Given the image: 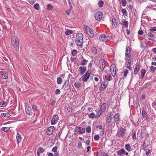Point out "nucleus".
I'll list each match as a JSON object with an SVG mask.
<instances>
[{
  "mask_svg": "<svg viewBox=\"0 0 156 156\" xmlns=\"http://www.w3.org/2000/svg\"><path fill=\"white\" fill-rule=\"evenodd\" d=\"M130 55H126L125 60L126 67L129 70H131L132 69V67L131 66V62L130 60Z\"/></svg>",
  "mask_w": 156,
  "mask_h": 156,
  "instance_id": "obj_1",
  "label": "nucleus"
},
{
  "mask_svg": "<svg viewBox=\"0 0 156 156\" xmlns=\"http://www.w3.org/2000/svg\"><path fill=\"white\" fill-rule=\"evenodd\" d=\"M126 132V129L122 127H120L118 130L117 135L119 137L124 136Z\"/></svg>",
  "mask_w": 156,
  "mask_h": 156,
  "instance_id": "obj_2",
  "label": "nucleus"
},
{
  "mask_svg": "<svg viewBox=\"0 0 156 156\" xmlns=\"http://www.w3.org/2000/svg\"><path fill=\"white\" fill-rule=\"evenodd\" d=\"M19 40H12V44L16 50L18 51L19 48Z\"/></svg>",
  "mask_w": 156,
  "mask_h": 156,
  "instance_id": "obj_3",
  "label": "nucleus"
},
{
  "mask_svg": "<svg viewBox=\"0 0 156 156\" xmlns=\"http://www.w3.org/2000/svg\"><path fill=\"white\" fill-rule=\"evenodd\" d=\"M90 76L89 72L87 71L86 73L82 77V80L85 82H87L89 79V77Z\"/></svg>",
  "mask_w": 156,
  "mask_h": 156,
  "instance_id": "obj_4",
  "label": "nucleus"
},
{
  "mask_svg": "<svg viewBox=\"0 0 156 156\" xmlns=\"http://www.w3.org/2000/svg\"><path fill=\"white\" fill-rule=\"evenodd\" d=\"M103 16V13L100 11L97 12L94 15L95 19L98 20H101Z\"/></svg>",
  "mask_w": 156,
  "mask_h": 156,
  "instance_id": "obj_5",
  "label": "nucleus"
},
{
  "mask_svg": "<svg viewBox=\"0 0 156 156\" xmlns=\"http://www.w3.org/2000/svg\"><path fill=\"white\" fill-rule=\"evenodd\" d=\"M59 119L58 116L57 115H54L53 116L51 121V125H55L58 122Z\"/></svg>",
  "mask_w": 156,
  "mask_h": 156,
  "instance_id": "obj_6",
  "label": "nucleus"
},
{
  "mask_svg": "<svg viewBox=\"0 0 156 156\" xmlns=\"http://www.w3.org/2000/svg\"><path fill=\"white\" fill-rule=\"evenodd\" d=\"M116 68L115 64H112L111 65L110 68V71L111 74L113 77L115 76V73Z\"/></svg>",
  "mask_w": 156,
  "mask_h": 156,
  "instance_id": "obj_7",
  "label": "nucleus"
},
{
  "mask_svg": "<svg viewBox=\"0 0 156 156\" xmlns=\"http://www.w3.org/2000/svg\"><path fill=\"white\" fill-rule=\"evenodd\" d=\"M55 129V128L53 126H50L47 130L46 133L48 135H51L53 131Z\"/></svg>",
  "mask_w": 156,
  "mask_h": 156,
  "instance_id": "obj_8",
  "label": "nucleus"
},
{
  "mask_svg": "<svg viewBox=\"0 0 156 156\" xmlns=\"http://www.w3.org/2000/svg\"><path fill=\"white\" fill-rule=\"evenodd\" d=\"M0 75L2 78L5 79H7L8 78V73L6 71H0Z\"/></svg>",
  "mask_w": 156,
  "mask_h": 156,
  "instance_id": "obj_9",
  "label": "nucleus"
},
{
  "mask_svg": "<svg viewBox=\"0 0 156 156\" xmlns=\"http://www.w3.org/2000/svg\"><path fill=\"white\" fill-rule=\"evenodd\" d=\"M100 68L101 71L104 70L105 67V60L103 59H100L99 61Z\"/></svg>",
  "mask_w": 156,
  "mask_h": 156,
  "instance_id": "obj_10",
  "label": "nucleus"
},
{
  "mask_svg": "<svg viewBox=\"0 0 156 156\" xmlns=\"http://www.w3.org/2000/svg\"><path fill=\"white\" fill-rule=\"evenodd\" d=\"M25 110L26 113L29 115H31L33 113V111L31 110V108L28 105L25 106Z\"/></svg>",
  "mask_w": 156,
  "mask_h": 156,
  "instance_id": "obj_11",
  "label": "nucleus"
},
{
  "mask_svg": "<svg viewBox=\"0 0 156 156\" xmlns=\"http://www.w3.org/2000/svg\"><path fill=\"white\" fill-rule=\"evenodd\" d=\"M147 41L146 40H142L140 41V47L141 48H144L147 47Z\"/></svg>",
  "mask_w": 156,
  "mask_h": 156,
  "instance_id": "obj_12",
  "label": "nucleus"
},
{
  "mask_svg": "<svg viewBox=\"0 0 156 156\" xmlns=\"http://www.w3.org/2000/svg\"><path fill=\"white\" fill-rule=\"evenodd\" d=\"M75 132H79L80 133H84L85 130V129L80 127H76L75 129Z\"/></svg>",
  "mask_w": 156,
  "mask_h": 156,
  "instance_id": "obj_13",
  "label": "nucleus"
},
{
  "mask_svg": "<svg viewBox=\"0 0 156 156\" xmlns=\"http://www.w3.org/2000/svg\"><path fill=\"white\" fill-rule=\"evenodd\" d=\"M79 69L80 70V75H83L87 70V67L86 66H80L79 67Z\"/></svg>",
  "mask_w": 156,
  "mask_h": 156,
  "instance_id": "obj_14",
  "label": "nucleus"
},
{
  "mask_svg": "<svg viewBox=\"0 0 156 156\" xmlns=\"http://www.w3.org/2000/svg\"><path fill=\"white\" fill-rule=\"evenodd\" d=\"M146 108H144L143 109L142 112V116H143V118L146 119H147L148 118V116L146 112Z\"/></svg>",
  "mask_w": 156,
  "mask_h": 156,
  "instance_id": "obj_15",
  "label": "nucleus"
},
{
  "mask_svg": "<svg viewBox=\"0 0 156 156\" xmlns=\"http://www.w3.org/2000/svg\"><path fill=\"white\" fill-rule=\"evenodd\" d=\"M114 118L115 121L116 122V124L117 125L119 122V115L118 114H116L114 116Z\"/></svg>",
  "mask_w": 156,
  "mask_h": 156,
  "instance_id": "obj_16",
  "label": "nucleus"
},
{
  "mask_svg": "<svg viewBox=\"0 0 156 156\" xmlns=\"http://www.w3.org/2000/svg\"><path fill=\"white\" fill-rule=\"evenodd\" d=\"M76 43L78 46L82 48L83 43V40H76Z\"/></svg>",
  "mask_w": 156,
  "mask_h": 156,
  "instance_id": "obj_17",
  "label": "nucleus"
},
{
  "mask_svg": "<svg viewBox=\"0 0 156 156\" xmlns=\"http://www.w3.org/2000/svg\"><path fill=\"white\" fill-rule=\"evenodd\" d=\"M141 67V65L138 64H137L134 71V74H136L137 73Z\"/></svg>",
  "mask_w": 156,
  "mask_h": 156,
  "instance_id": "obj_18",
  "label": "nucleus"
},
{
  "mask_svg": "<svg viewBox=\"0 0 156 156\" xmlns=\"http://www.w3.org/2000/svg\"><path fill=\"white\" fill-rule=\"evenodd\" d=\"M112 21L115 27L117 28L118 27V25L117 23L118 21L117 20L115 17H113L112 18Z\"/></svg>",
  "mask_w": 156,
  "mask_h": 156,
  "instance_id": "obj_19",
  "label": "nucleus"
},
{
  "mask_svg": "<svg viewBox=\"0 0 156 156\" xmlns=\"http://www.w3.org/2000/svg\"><path fill=\"white\" fill-rule=\"evenodd\" d=\"M106 108V104L104 103L102 104L100 108V111L101 112H104Z\"/></svg>",
  "mask_w": 156,
  "mask_h": 156,
  "instance_id": "obj_20",
  "label": "nucleus"
},
{
  "mask_svg": "<svg viewBox=\"0 0 156 156\" xmlns=\"http://www.w3.org/2000/svg\"><path fill=\"white\" fill-rule=\"evenodd\" d=\"M16 140H17V143L18 144L22 140V137L21 135L18 133H17L16 136Z\"/></svg>",
  "mask_w": 156,
  "mask_h": 156,
  "instance_id": "obj_21",
  "label": "nucleus"
},
{
  "mask_svg": "<svg viewBox=\"0 0 156 156\" xmlns=\"http://www.w3.org/2000/svg\"><path fill=\"white\" fill-rule=\"evenodd\" d=\"M128 21L123 19L122 23V25L124 26L126 28L128 27Z\"/></svg>",
  "mask_w": 156,
  "mask_h": 156,
  "instance_id": "obj_22",
  "label": "nucleus"
},
{
  "mask_svg": "<svg viewBox=\"0 0 156 156\" xmlns=\"http://www.w3.org/2000/svg\"><path fill=\"white\" fill-rule=\"evenodd\" d=\"M62 133V130L61 129H60V130H58V131L55 135V139H58L59 138Z\"/></svg>",
  "mask_w": 156,
  "mask_h": 156,
  "instance_id": "obj_23",
  "label": "nucleus"
},
{
  "mask_svg": "<svg viewBox=\"0 0 156 156\" xmlns=\"http://www.w3.org/2000/svg\"><path fill=\"white\" fill-rule=\"evenodd\" d=\"M76 39H83V35L81 33H77L76 35Z\"/></svg>",
  "mask_w": 156,
  "mask_h": 156,
  "instance_id": "obj_24",
  "label": "nucleus"
},
{
  "mask_svg": "<svg viewBox=\"0 0 156 156\" xmlns=\"http://www.w3.org/2000/svg\"><path fill=\"white\" fill-rule=\"evenodd\" d=\"M108 83L106 84L105 82H102L101 84V89L104 90L106 87Z\"/></svg>",
  "mask_w": 156,
  "mask_h": 156,
  "instance_id": "obj_25",
  "label": "nucleus"
},
{
  "mask_svg": "<svg viewBox=\"0 0 156 156\" xmlns=\"http://www.w3.org/2000/svg\"><path fill=\"white\" fill-rule=\"evenodd\" d=\"M125 149L128 152L131 151V147L129 144H127L125 145Z\"/></svg>",
  "mask_w": 156,
  "mask_h": 156,
  "instance_id": "obj_26",
  "label": "nucleus"
},
{
  "mask_svg": "<svg viewBox=\"0 0 156 156\" xmlns=\"http://www.w3.org/2000/svg\"><path fill=\"white\" fill-rule=\"evenodd\" d=\"M87 33L90 38H92L94 36L93 32L91 29L89 30L88 32H87Z\"/></svg>",
  "mask_w": 156,
  "mask_h": 156,
  "instance_id": "obj_27",
  "label": "nucleus"
},
{
  "mask_svg": "<svg viewBox=\"0 0 156 156\" xmlns=\"http://www.w3.org/2000/svg\"><path fill=\"white\" fill-rule=\"evenodd\" d=\"M124 150L123 149H120V150L118 151L117 152L118 155L119 156H121L122 154H123V153H124Z\"/></svg>",
  "mask_w": 156,
  "mask_h": 156,
  "instance_id": "obj_28",
  "label": "nucleus"
},
{
  "mask_svg": "<svg viewBox=\"0 0 156 156\" xmlns=\"http://www.w3.org/2000/svg\"><path fill=\"white\" fill-rule=\"evenodd\" d=\"M131 53L130 48L128 47L126 51V55H129Z\"/></svg>",
  "mask_w": 156,
  "mask_h": 156,
  "instance_id": "obj_29",
  "label": "nucleus"
},
{
  "mask_svg": "<svg viewBox=\"0 0 156 156\" xmlns=\"http://www.w3.org/2000/svg\"><path fill=\"white\" fill-rule=\"evenodd\" d=\"M1 116L3 117H7L8 118H9L11 115L9 114L8 113H2L1 114Z\"/></svg>",
  "mask_w": 156,
  "mask_h": 156,
  "instance_id": "obj_30",
  "label": "nucleus"
},
{
  "mask_svg": "<svg viewBox=\"0 0 156 156\" xmlns=\"http://www.w3.org/2000/svg\"><path fill=\"white\" fill-rule=\"evenodd\" d=\"M7 103L5 101H2L0 102V107H4L6 106Z\"/></svg>",
  "mask_w": 156,
  "mask_h": 156,
  "instance_id": "obj_31",
  "label": "nucleus"
},
{
  "mask_svg": "<svg viewBox=\"0 0 156 156\" xmlns=\"http://www.w3.org/2000/svg\"><path fill=\"white\" fill-rule=\"evenodd\" d=\"M88 62V61L85 59H83L82 60L80 63V65L82 66L85 65L87 64V62Z\"/></svg>",
  "mask_w": 156,
  "mask_h": 156,
  "instance_id": "obj_32",
  "label": "nucleus"
},
{
  "mask_svg": "<svg viewBox=\"0 0 156 156\" xmlns=\"http://www.w3.org/2000/svg\"><path fill=\"white\" fill-rule=\"evenodd\" d=\"M91 52L94 54H96L97 53V50L95 47H94L91 49Z\"/></svg>",
  "mask_w": 156,
  "mask_h": 156,
  "instance_id": "obj_33",
  "label": "nucleus"
},
{
  "mask_svg": "<svg viewBox=\"0 0 156 156\" xmlns=\"http://www.w3.org/2000/svg\"><path fill=\"white\" fill-rule=\"evenodd\" d=\"M73 33V31L69 30H67L65 32L66 35H67L71 34Z\"/></svg>",
  "mask_w": 156,
  "mask_h": 156,
  "instance_id": "obj_34",
  "label": "nucleus"
},
{
  "mask_svg": "<svg viewBox=\"0 0 156 156\" xmlns=\"http://www.w3.org/2000/svg\"><path fill=\"white\" fill-rule=\"evenodd\" d=\"M34 8L37 10H38L40 9V6L39 4L36 3L34 5Z\"/></svg>",
  "mask_w": 156,
  "mask_h": 156,
  "instance_id": "obj_35",
  "label": "nucleus"
},
{
  "mask_svg": "<svg viewBox=\"0 0 156 156\" xmlns=\"http://www.w3.org/2000/svg\"><path fill=\"white\" fill-rule=\"evenodd\" d=\"M146 73V70L144 69H142L141 71V79H143Z\"/></svg>",
  "mask_w": 156,
  "mask_h": 156,
  "instance_id": "obj_36",
  "label": "nucleus"
},
{
  "mask_svg": "<svg viewBox=\"0 0 156 156\" xmlns=\"http://www.w3.org/2000/svg\"><path fill=\"white\" fill-rule=\"evenodd\" d=\"M74 85L78 89L79 88L81 87V84L80 83H75L74 84Z\"/></svg>",
  "mask_w": 156,
  "mask_h": 156,
  "instance_id": "obj_37",
  "label": "nucleus"
},
{
  "mask_svg": "<svg viewBox=\"0 0 156 156\" xmlns=\"http://www.w3.org/2000/svg\"><path fill=\"white\" fill-rule=\"evenodd\" d=\"M98 4L99 7L101 8L103 6L104 2L102 0L98 2Z\"/></svg>",
  "mask_w": 156,
  "mask_h": 156,
  "instance_id": "obj_38",
  "label": "nucleus"
},
{
  "mask_svg": "<svg viewBox=\"0 0 156 156\" xmlns=\"http://www.w3.org/2000/svg\"><path fill=\"white\" fill-rule=\"evenodd\" d=\"M10 129L9 127H2L1 130L2 131H4L5 132H6L8 130H9Z\"/></svg>",
  "mask_w": 156,
  "mask_h": 156,
  "instance_id": "obj_39",
  "label": "nucleus"
},
{
  "mask_svg": "<svg viewBox=\"0 0 156 156\" xmlns=\"http://www.w3.org/2000/svg\"><path fill=\"white\" fill-rule=\"evenodd\" d=\"M69 83V81L68 80H66L64 85H63L62 87L66 88V87L68 86Z\"/></svg>",
  "mask_w": 156,
  "mask_h": 156,
  "instance_id": "obj_40",
  "label": "nucleus"
},
{
  "mask_svg": "<svg viewBox=\"0 0 156 156\" xmlns=\"http://www.w3.org/2000/svg\"><path fill=\"white\" fill-rule=\"evenodd\" d=\"M32 108L33 109V112L36 111L37 110V106L36 105H32Z\"/></svg>",
  "mask_w": 156,
  "mask_h": 156,
  "instance_id": "obj_41",
  "label": "nucleus"
},
{
  "mask_svg": "<svg viewBox=\"0 0 156 156\" xmlns=\"http://www.w3.org/2000/svg\"><path fill=\"white\" fill-rule=\"evenodd\" d=\"M71 53L73 56H75L77 54V51L75 49H74L72 51Z\"/></svg>",
  "mask_w": 156,
  "mask_h": 156,
  "instance_id": "obj_42",
  "label": "nucleus"
},
{
  "mask_svg": "<svg viewBox=\"0 0 156 156\" xmlns=\"http://www.w3.org/2000/svg\"><path fill=\"white\" fill-rule=\"evenodd\" d=\"M62 78L60 77H59L57 78V83L58 84H60L62 82Z\"/></svg>",
  "mask_w": 156,
  "mask_h": 156,
  "instance_id": "obj_43",
  "label": "nucleus"
},
{
  "mask_svg": "<svg viewBox=\"0 0 156 156\" xmlns=\"http://www.w3.org/2000/svg\"><path fill=\"white\" fill-rule=\"evenodd\" d=\"M86 131L88 133H90L91 132V128L90 126H88L86 129Z\"/></svg>",
  "mask_w": 156,
  "mask_h": 156,
  "instance_id": "obj_44",
  "label": "nucleus"
},
{
  "mask_svg": "<svg viewBox=\"0 0 156 156\" xmlns=\"http://www.w3.org/2000/svg\"><path fill=\"white\" fill-rule=\"evenodd\" d=\"M156 69V68L154 67L153 66H151V68L150 69V71L151 72H154L155 70Z\"/></svg>",
  "mask_w": 156,
  "mask_h": 156,
  "instance_id": "obj_45",
  "label": "nucleus"
},
{
  "mask_svg": "<svg viewBox=\"0 0 156 156\" xmlns=\"http://www.w3.org/2000/svg\"><path fill=\"white\" fill-rule=\"evenodd\" d=\"M47 8L48 10H51L53 8V6L50 4H48L47 6Z\"/></svg>",
  "mask_w": 156,
  "mask_h": 156,
  "instance_id": "obj_46",
  "label": "nucleus"
},
{
  "mask_svg": "<svg viewBox=\"0 0 156 156\" xmlns=\"http://www.w3.org/2000/svg\"><path fill=\"white\" fill-rule=\"evenodd\" d=\"M38 151L41 153H42L45 151V150L43 147H40L38 149Z\"/></svg>",
  "mask_w": 156,
  "mask_h": 156,
  "instance_id": "obj_47",
  "label": "nucleus"
},
{
  "mask_svg": "<svg viewBox=\"0 0 156 156\" xmlns=\"http://www.w3.org/2000/svg\"><path fill=\"white\" fill-rule=\"evenodd\" d=\"M84 28L87 32H88L89 30H90L91 29L87 26L86 25H85L84 26Z\"/></svg>",
  "mask_w": 156,
  "mask_h": 156,
  "instance_id": "obj_48",
  "label": "nucleus"
},
{
  "mask_svg": "<svg viewBox=\"0 0 156 156\" xmlns=\"http://www.w3.org/2000/svg\"><path fill=\"white\" fill-rule=\"evenodd\" d=\"M95 116V114L94 113H90L88 115V117L90 118H94Z\"/></svg>",
  "mask_w": 156,
  "mask_h": 156,
  "instance_id": "obj_49",
  "label": "nucleus"
},
{
  "mask_svg": "<svg viewBox=\"0 0 156 156\" xmlns=\"http://www.w3.org/2000/svg\"><path fill=\"white\" fill-rule=\"evenodd\" d=\"M121 3L122 6L123 7H125L126 5V2L125 0H122Z\"/></svg>",
  "mask_w": 156,
  "mask_h": 156,
  "instance_id": "obj_50",
  "label": "nucleus"
},
{
  "mask_svg": "<svg viewBox=\"0 0 156 156\" xmlns=\"http://www.w3.org/2000/svg\"><path fill=\"white\" fill-rule=\"evenodd\" d=\"M105 77L106 80L108 81H110L111 80L110 78H112L111 75H110L109 76H105Z\"/></svg>",
  "mask_w": 156,
  "mask_h": 156,
  "instance_id": "obj_51",
  "label": "nucleus"
},
{
  "mask_svg": "<svg viewBox=\"0 0 156 156\" xmlns=\"http://www.w3.org/2000/svg\"><path fill=\"white\" fill-rule=\"evenodd\" d=\"M94 138L95 140L97 141L99 139L100 136L98 135H96L94 136Z\"/></svg>",
  "mask_w": 156,
  "mask_h": 156,
  "instance_id": "obj_52",
  "label": "nucleus"
},
{
  "mask_svg": "<svg viewBox=\"0 0 156 156\" xmlns=\"http://www.w3.org/2000/svg\"><path fill=\"white\" fill-rule=\"evenodd\" d=\"M148 35L149 37H151L153 38L154 36V34H153L152 33H151V32H149L148 33Z\"/></svg>",
  "mask_w": 156,
  "mask_h": 156,
  "instance_id": "obj_53",
  "label": "nucleus"
},
{
  "mask_svg": "<svg viewBox=\"0 0 156 156\" xmlns=\"http://www.w3.org/2000/svg\"><path fill=\"white\" fill-rule=\"evenodd\" d=\"M107 36L106 34H103L102 35H101L100 37L99 38L100 39H102V38H107Z\"/></svg>",
  "mask_w": 156,
  "mask_h": 156,
  "instance_id": "obj_54",
  "label": "nucleus"
},
{
  "mask_svg": "<svg viewBox=\"0 0 156 156\" xmlns=\"http://www.w3.org/2000/svg\"><path fill=\"white\" fill-rule=\"evenodd\" d=\"M149 31L150 32H152L156 31V27H152L149 30Z\"/></svg>",
  "mask_w": 156,
  "mask_h": 156,
  "instance_id": "obj_55",
  "label": "nucleus"
},
{
  "mask_svg": "<svg viewBox=\"0 0 156 156\" xmlns=\"http://www.w3.org/2000/svg\"><path fill=\"white\" fill-rule=\"evenodd\" d=\"M128 73V70L126 69L124 71L123 73V76L125 77L127 76V74Z\"/></svg>",
  "mask_w": 156,
  "mask_h": 156,
  "instance_id": "obj_56",
  "label": "nucleus"
},
{
  "mask_svg": "<svg viewBox=\"0 0 156 156\" xmlns=\"http://www.w3.org/2000/svg\"><path fill=\"white\" fill-rule=\"evenodd\" d=\"M57 146H55L52 149V151L56 152L57 151Z\"/></svg>",
  "mask_w": 156,
  "mask_h": 156,
  "instance_id": "obj_57",
  "label": "nucleus"
},
{
  "mask_svg": "<svg viewBox=\"0 0 156 156\" xmlns=\"http://www.w3.org/2000/svg\"><path fill=\"white\" fill-rule=\"evenodd\" d=\"M134 104L135 105H136L135 106L136 107V108H137L138 107V105H139V102H137V101H134Z\"/></svg>",
  "mask_w": 156,
  "mask_h": 156,
  "instance_id": "obj_58",
  "label": "nucleus"
},
{
  "mask_svg": "<svg viewBox=\"0 0 156 156\" xmlns=\"http://www.w3.org/2000/svg\"><path fill=\"white\" fill-rule=\"evenodd\" d=\"M67 110L69 113L72 112V108L70 106H69L67 108Z\"/></svg>",
  "mask_w": 156,
  "mask_h": 156,
  "instance_id": "obj_59",
  "label": "nucleus"
},
{
  "mask_svg": "<svg viewBox=\"0 0 156 156\" xmlns=\"http://www.w3.org/2000/svg\"><path fill=\"white\" fill-rule=\"evenodd\" d=\"M106 121L107 123H110L111 122V117L110 116H108L107 118Z\"/></svg>",
  "mask_w": 156,
  "mask_h": 156,
  "instance_id": "obj_60",
  "label": "nucleus"
},
{
  "mask_svg": "<svg viewBox=\"0 0 156 156\" xmlns=\"http://www.w3.org/2000/svg\"><path fill=\"white\" fill-rule=\"evenodd\" d=\"M122 14L123 15H125L126 13V10L125 9H122Z\"/></svg>",
  "mask_w": 156,
  "mask_h": 156,
  "instance_id": "obj_61",
  "label": "nucleus"
},
{
  "mask_svg": "<svg viewBox=\"0 0 156 156\" xmlns=\"http://www.w3.org/2000/svg\"><path fill=\"white\" fill-rule=\"evenodd\" d=\"M104 132H105L104 129H102V130H101V131L100 132V135L101 136H103L104 135Z\"/></svg>",
  "mask_w": 156,
  "mask_h": 156,
  "instance_id": "obj_62",
  "label": "nucleus"
},
{
  "mask_svg": "<svg viewBox=\"0 0 156 156\" xmlns=\"http://www.w3.org/2000/svg\"><path fill=\"white\" fill-rule=\"evenodd\" d=\"M28 1L30 4L31 5H33L34 4L35 2V1L34 0H28Z\"/></svg>",
  "mask_w": 156,
  "mask_h": 156,
  "instance_id": "obj_63",
  "label": "nucleus"
},
{
  "mask_svg": "<svg viewBox=\"0 0 156 156\" xmlns=\"http://www.w3.org/2000/svg\"><path fill=\"white\" fill-rule=\"evenodd\" d=\"M151 151L150 150H148L146 152L145 154L146 155L148 156L149 155V154L151 153Z\"/></svg>",
  "mask_w": 156,
  "mask_h": 156,
  "instance_id": "obj_64",
  "label": "nucleus"
}]
</instances>
